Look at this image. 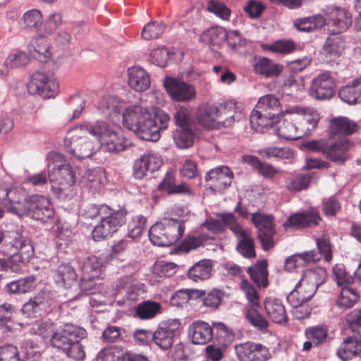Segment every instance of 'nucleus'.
I'll return each instance as SVG.
<instances>
[{"label": "nucleus", "instance_id": "nucleus-38", "mask_svg": "<svg viewBox=\"0 0 361 361\" xmlns=\"http://www.w3.org/2000/svg\"><path fill=\"white\" fill-rule=\"evenodd\" d=\"M212 271L211 260L203 259L197 262L188 271V276L194 281H200L208 279Z\"/></svg>", "mask_w": 361, "mask_h": 361}, {"label": "nucleus", "instance_id": "nucleus-22", "mask_svg": "<svg viewBox=\"0 0 361 361\" xmlns=\"http://www.w3.org/2000/svg\"><path fill=\"white\" fill-rule=\"evenodd\" d=\"M233 174L230 169L220 166L211 169L206 175L207 181H212L211 188L216 190H222L228 187L232 182Z\"/></svg>", "mask_w": 361, "mask_h": 361}, {"label": "nucleus", "instance_id": "nucleus-25", "mask_svg": "<svg viewBox=\"0 0 361 361\" xmlns=\"http://www.w3.org/2000/svg\"><path fill=\"white\" fill-rule=\"evenodd\" d=\"M188 335L192 343L204 345L212 339L213 328L205 322L196 321L189 326Z\"/></svg>", "mask_w": 361, "mask_h": 361}, {"label": "nucleus", "instance_id": "nucleus-23", "mask_svg": "<svg viewBox=\"0 0 361 361\" xmlns=\"http://www.w3.org/2000/svg\"><path fill=\"white\" fill-rule=\"evenodd\" d=\"M352 145L346 137H342L337 142H329L326 157L338 164H343L349 158L348 151Z\"/></svg>", "mask_w": 361, "mask_h": 361}, {"label": "nucleus", "instance_id": "nucleus-57", "mask_svg": "<svg viewBox=\"0 0 361 361\" xmlns=\"http://www.w3.org/2000/svg\"><path fill=\"white\" fill-rule=\"evenodd\" d=\"M164 24L157 22H149L144 26L142 37L144 39L150 40L158 38L164 31Z\"/></svg>", "mask_w": 361, "mask_h": 361}, {"label": "nucleus", "instance_id": "nucleus-36", "mask_svg": "<svg viewBox=\"0 0 361 361\" xmlns=\"http://www.w3.org/2000/svg\"><path fill=\"white\" fill-rule=\"evenodd\" d=\"M255 73L267 78L279 75L282 71V66L273 63L269 59L259 58L253 64Z\"/></svg>", "mask_w": 361, "mask_h": 361}, {"label": "nucleus", "instance_id": "nucleus-4", "mask_svg": "<svg viewBox=\"0 0 361 361\" xmlns=\"http://www.w3.org/2000/svg\"><path fill=\"white\" fill-rule=\"evenodd\" d=\"M48 160L47 169L51 189L54 193L60 194L75 183V172L60 153L49 154Z\"/></svg>", "mask_w": 361, "mask_h": 361}, {"label": "nucleus", "instance_id": "nucleus-55", "mask_svg": "<svg viewBox=\"0 0 361 361\" xmlns=\"http://www.w3.org/2000/svg\"><path fill=\"white\" fill-rule=\"evenodd\" d=\"M6 257L8 259L0 258V276H2L4 272H8V271L18 273L21 270V264H25L27 263L19 260V254H16L12 257Z\"/></svg>", "mask_w": 361, "mask_h": 361}, {"label": "nucleus", "instance_id": "nucleus-43", "mask_svg": "<svg viewBox=\"0 0 361 361\" xmlns=\"http://www.w3.org/2000/svg\"><path fill=\"white\" fill-rule=\"evenodd\" d=\"M359 298V294L354 288L348 285L343 286L336 304L340 308L346 310L352 307L358 301Z\"/></svg>", "mask_w": 361, "mask_h": 361}, {"label": "nucleus", "instance_id": "nucleus-56", "mask_svg": "<svg viewBox=\"0 0 361 361\" xmlns=\"http://www.w3.org/2000/svg\"><path fill=\"white\" fill-rule=\"evenodd\" d=\"M327 335L328 329L324 326H314L305 330L307 338L311 340L317 345L322 343L326 340Z\"/></svg>", "mask_w": 361, "mask_h": 361}, {"label": "nucleus", "instance_id": "nucleus-14", "mask_svg": "<svg viewBox=\"0 0 361 361\" xmlns=\"http://www.w3.org/2000/svg\"><path fill=\"white\" fill-rule=\"evenodd\" d=\"M28 92L44 97H54L59 90L56 80L43 72H35L31 76L27 85Z\"/></svg>", "mask_w": 361, "mask_h": 361}, {"label": "nucleus", "instance_id": "nucleus-32", "mask_svg": "<svg viewBox=\"0 0 361 361\" xmlns=\"http://www.w3.org/2000/svg\"><path fill=\"white\" fill-rule=\"evenodd\" d=\"M102 261L96 256L85 257L79 262V269L82 271V286L85 285L88 278H99L102 271Z\"/></svg>", "mask_w": 361, "mask_h": 361}, {"label": "nucleus", "instance_id": "nucleus-31", "mask_svg": "<svg viewBox=\"0 0 361 361\" xmlns=\"http://www.w3.org/2000/svg\"><path fill=\"white\" fill-rule=\"evenodd\" d=\"M49 43L44 35H39L31 39L28 50L30 55L37 61L46 63L51 58Z\"/></svg>", "mask_w": 361, "mask_h": 361}, {"label": "nucleus", "instance_id": "nucleus-40", "mask_svg": "<svg viewBox=\"0 0 361 361\" xmlns=\"http://www.w3.org/2000/svg\"><path fill=\"white\" fill-rule=\"evenodd\" d=\"M310 176L302 173H289L285 178V186L290 192L306 189L310 184Z\"/></svg>", "mask_w": 361, "mask_h": 361}, {"label": "nucleus", "instance_id": "nucleus-29", "mask_svg": "<svg viewBox=\"0 0 361 361\" xmlns=\"http://www.w3.org/2000/svg\"><path fill=\"white\" fill-rule=\"evenodd\" d=\"M267 314L274 323L283 324L288 321L285 307L281 300L274 297H267L264 300Z\"/></svg>", "mask_w": 361, "mask_h": 361}, {"label": "nucleus", "instance_id": "nucleus-46", "mask_svg": "<svg viewBox=\"0 0 361 361\" xmlns=\"http://www.w3.org/2000/svg\"><path fill=\"white\" fill-rule=\"evenodd\" d=\"M247 273L259 286L266 287L268 285L267 262H258L255 266L247 269Z\"/></svg>", "mask_w": 361, "mask_h": 361}, {"label": "nucleus", "instance_id": "nucleus-30", "mask_svg": "<svg viewBox=\"0 0 361 361\" xmlns=\"http://www.w3.org/2000/svg\"><path fill=\"white\" fill-rule=\"evenodd\" d=\"M106 180V172L104 169L97 167L87 171L80 184L82 187L94 192L102 189L105 185Z\"/></svg>", "mask_w": 361, "mask_h": 361}, {"label": "nucleus", "instance_id": "nucleus-5", "mask_svg": "<svg viewBox=\"0 0 361 361\" xmlns=\"http://www.w3.org/2000/svg\"><path fill=\"white\" fill-rule=\"evenodd\" d=\"M88 133L95 137L104 152L118 153L124 151L128 146V142L120 130H116L104 121H97L86 128Z\"/></svg>", "mask_w": 361, "mask_h": 361}, {"label": "nucleus", "instance_id": "nucleus-61", "mask_svg": "<svg viewBox=\"0 0 361 361\" xmlns=\"http://www.w3.org/2000/svg\"><path fill=\"white\" fill-rule=\"evenodd\" d=\"M280 104V101L273 94H266L258 99L256 110L262 111L274 110L279 107Z\"/></svg>", "mask_w": 361, "mask_h": 361}, {"label": "nucleus", "instance_id": "nucleus-42", "mask_svg": "<svg viewBox=\"0 0 361 361\" xmlns=\"http://www.w3.org/2000/svg\"><path fill=\"white\" fill-rule=\"evenodd\" d=\"M46 298L44 293L38 294L31 298L22 307L23 314L27 317H35L36 314L40 313L45 309Z\"/></svg>", "mask_w": 361, "mask_h": 361}, {"label": "nucleus", "instance_id": "nucleus-18", "mask_svg": "<svg viewBox=\"0 0 361 361\" xmlns=\"http://www.w3.org/2000/svg\"><path fill=\"white\" fill-rule=\"evenodd\" d=\"M322 11L327 17V25L332 27L334 32H344L352 24V16L344 8L331 5L326 6Z\"/></svg>", "mask_w": 361, "mask_h": 361}, {"label": "nucleus", "instance_id": "nucleus-34", "mask_svg": "<svg viewBox=\"0 0 361 361\" xmlns=\"http://www.w3.org/2000/svg\"><path fill=\"white\" fill-rule=\"evenodd\" d=\"M360 77L352 80L350 84L340 89L339 97L349 104H354L361 102V87H360Z\"/></svg>", "mask_w": 361, "mask_h": 361}, {"label": "nucleus", "instance_id": "nucleus-47", "mask_svg": "<svg viewBox=\"0 0 361 361\" xmlns=\"http://www.w3.org/2000/svg\"><path fill=\"white\" fill-rule=\"evenodd\" d=\"M360 350V345L357 339L350 337L343 342L337 354L342 360L346 361L353 358Z\"/></svg>", "mask_w": 361, "mask_h": 361}, {"label": "nucleus", "instance_id": "nucleus-41", "mask_svg": "<svg viewBox=\"0 0 361 361\" xmlns=\"http://www.w3.org/2000/svg\"><path fill=\"white\" fill-rule=\"evenodd\" d=\"M161 305L153 300H145L137 305L135 314L141 319H150L161 312Z\"/></svg>", "mask_w": 361, "mask_h": 361}, {"label": "nucleus", "instance_id": "nucleus-6", "mask_svg": "<svg viewBox=\"0 0 361 361\" xmlns=\"http://www.w3.org/2000/svg\"><path fill=\"white\" fill-rule=\"evenodd\" d=\"M0 252L4 256L20 255L19 260L28 262L34 255V248L30 240L17 230L3 231L0 230Z\"/></svg>", "mask_w": 361, "mask_h": 361}, {"label": "nucleus", "instance_id": "nucleus-62", "mask_svg": "<svg viewBox=\"0 0 361 361\" xmlns=\"http://www.w3.org/2000/svg\"><path fill=\"white\" fill-rule=\"evenodd\" d=\"M267 49L272 52L287 54L295 50V44L292 40H278L267 45Z\"/></svg>", "mask_w": 361, "mask_h": 361}, {"label": "nucleus", "instance_id": "nucleus-17", "mask_svg": "<svg viewBox=\"0 0 361 361\" xmlns=\"http://www.w3.org/2000/svg\"><path fill=\"white\" fill-rule=\"evenodd\" d=\"M163 163V159L158 152L147 151L134 161L133 176L137 179H141L148 173L159 171Z\"/></svg>", "mask_w": 361, "mask_h": 361}, {"label": "nucleus", "instance_id": "nucleus-21", "mask_svg": "<svg viewBox=\"0 0 361 361\" xmlns=\"http://www.w3.org/2000/svg\"><path fill=\"white\" fill-rule=\"evenodd\" d=\"M345 49V42L343 37L333 34L326 39L322 47V54L326 61H332L341 57Z\"/></svg>", "mask_w": 361, "mask_h": 361}, {"label": "nucleus", "instance_id": "nucleus-59", "mask_svg": "<svg viewBox=\"0 0 361 361\" xmlns=\"http://www.w3.org/2000/svg\"><path fill=\"white\" fill-rule=\"evenodd\" d=\"M145 218L141 215L133 217L128 224V236L133 239L140 237L145 228Z\"/></svg>", "mask_w": 361, "mask_h": 361}, {"label": "nucleus", "instance_id": "nucleus-53", "mask_svg": "<svg viewBox=\"0 0 361 361\" xmlns=\"http://www.w3.org/2000/svg\"><path fill=\"white\" fill-rule=\"evenodd\" d=\"M209 12L214 13L219 18L228 21L231 16V9L222 1L219 0H209L207 4Z\"/></svg>", "mask_w": 361, "mask_h": 361}, {"label": "nucleus", "instance_id": "nucleus-39", "mask_svg": "<svg viewBox=\"0 0 361 361\" xmlns=\"http://www.w3.org/2000/svg\"><path fill=\"white\" fill-rule=\"evenodd\" d=\"M243 161L254 167L257 172L265 178H271L278 171L273 166L262 162L258 157L252 155H244Z\"/></svg>", "mask_w": 361, "mask_h": 361}, {"label": "nucleus", "instance_id": "nucleus-10", "mask_svg": "<svg viewBox=\"0 0 361 361\" xmlns=\"http://www.w3.org/2000/svg\"><path fill=\"white\" fill-rule=\"evenodd\" d=\"M282 116H293L297 121L302 137L309 136L315 130L320 119L319 114L312 108H301L298 106L287 107L281 111Z\"/></svg>", "mask_w": 361, "mask_h": 361}, {"label": "nucleus", "instance_id": "nucleus-11", "mask_svg": "<svg viewBox=\"0 0 361 361\" xmlns=\"http://www.w3.org/2000/svg\"><path fill=\"white\" fill-rule=\"evenodd\" d=\"M181 322L178 319L162 321L154 331L153 343L161 350H168L180 333Z\"/></svg>", "mask_w": 361, "mask_h": 361}, {"label": "nucleus", "instance_id": "nucleus-48", "mask_svg": "<svg viewBox=\"0 0 361 361\" xmlns=\"http://www.w3.org/2000/svg\"><path fill=\"white\" fill-rule=\"evenodd\" d=\"M22 20L25 29L38 32L42 25L43 17L39 10L31 9L23 14Z\"/></svg>", "mask_w": 361, "mask_h": 361}, {"label": "nucleus", "instance_id": "nucleus-15", "mask_svg": "<svg viewBox=\"0 0 361 361\" xmlns=\"http://www.w3.org/2000/svg\"><path fill=\"white\" fill-rule=\"evenodd\" d=\"M25 208L27 209L25 215L44 223L48 222L55 215L53 205L49 200L42 195H35L29 197V202Z\"/></svg>", "mask_w": 361, "mask_h": 361}, {"label": "nucleus", "instance_id": "nucleus-1", "mask_svg": "<svg viewBox=\"0 0 361 361\" xmlns=\"http://www.w3.org/2000/svg\"><path fill=\"white\" fill-rule=\"evenodd\" d=\"M98 108L109 116L122 112L123 126L147 141L157 142L161 130H166L170 121L169 114L163 110L152 111L139 103H126L112 95L102 97Z\"/></svg>", "mask_w": 361, "mask_h": 361}, {"label": "nucleus", "instance_id": "nucleus-45", "mask_svg": "<svg viewBox=\"0 0 361 361\" xmlns=\"http://www.w3.org/2000/svg\"><path fill=\"white\" fill-rule=\"evenodd\" d=\"M173 138L178 148L186 149L193 145L195 134L190 127L177 128L173 133Z\"/></svg>", "mask_w": 361, "mask_h": 361}, {"label": "nucleus", "instance_id": "nucleus-52", "mask_svg": "<svg viewBox=\"0 0 361 361\" xmlns=\"http://www.w3.org/2000/svg\"><path fill=\"white\" fill-rule=\"evenodd\" d=\"M252 222L257 228L258 233L274 231L273 216L256 212L252 214Z\"/></svg>", "mask_w": 361, "mask_h": 361}, {"label": "nucleus", "instance_id": "nucleus-16", "mask_svg": "<svg viewBox=\"0 0 361 361\" xmlns=\"http://www.w3.org/2000/svg\"><path fill=\"white\" fill-rule=\"evenodd\" d=\"M336 89L335 78L329 72H324L312 80L309 93L315 99L326 100L334 95Z\"/></svg>", "mask_w": 361, "mask_h": 361}, {"label": "nucleus", "instance_id": "nucleus-51", "mask_svg": "<svg viewBox=\"0 0 361 361\" xmlns=\"http://www.w3.org/2000/svg\"><path fill=\"white\" fill-rule=\"evenodd\" d=\"M259 307H247L246 310V318L250 324L259 330L263 331L267 329L269 322L266 318L258 311Z\"/></svg>", "mask_w": 361, "mask_h": 361}, {"label": "nucleus", "instance_id": "nucleus-2", "mask_svg": "<svg viewBox=\"0 0 361 361\" xmlns=\"http://www.w3.org/2000/svg\"><path fill=\"white\" fill-rule=\"evenodd\" d=\"M127 211L124 209L114 210L106 204H89L82 212L87 219H99L92 231V238L99 241L111 236L126 221Z\"/></svg>", "mask_w": 361, "mask_h": 361}, {"label": "nucleus", "instance_id": "nucleus-26", "mask_svg": "<svg viewBox=\"0 0 361 361\" xmlns=\"http://www.w3.org/2000/svg\"><path fill=\"white\" fill-rule=\"evenodd\" d=\"M129 86L137 92H145L150 87L151 81L148 73L138 66H132L128 70Z\"/></svg>", "mask_w": 361, "mask_h": 361}, {"label": "nucleus", "instance_id": "nucleus-64", "mask_svg": "<svg viewBox=\"0 0 361 361\" xmlns=\"http://www.w3.org/2000/svg\"><path fill=\"white\" fill-rule=\"evenodd\" d=\"M0 361H24L18 348L12 345L0 347Z\"/></svg>", "mask_w": 361, "mask_h": 361}, {"label": "nucleus", "instance_id": "nucleus-13", "mask_svg": "<svg viewBox=\"0 0 361 361\" xmlns=\"http://www.w3.org/2000/svg\"><path fill=\"white\" fill-rule=\"evenodd\" d=\"M164 86L172 100L178 102H188L196 97L195 87L184 80L167 76L164 79Z\"/></svg>", "mask_w": 361, "mask_h": 361}, {"label": "nucleus", "instance_id": "nucleus-54", "mask_svg": "<svg viewBox=\"0 0 361 361\" xmlns=\"http://www.w3.org/2000/svg\"><path fill=\"white\" fill-rule=\"evenodd\" d=\"M256 349V343L253 342H245L235 346V355L240 361L255 360Z\"/></svg>", "mask_w": 361, "mask_h": 361}, {"label": "nucleus", "instance_id": "nucleus-28", "mask_svg": "<svg viewBox=\"0 0 361 361\" xmlns=\"http://www.w3.org/2000/svg\"><path fill=\"white\" fill-rule=\"evenodd\" d=\"M321 217L315 209H311L307 212L295 213L290 215L283 224L284 227L304 228L314 226L319 224Z\"/></svg>", "mask_w": 361, "mask_h": 361}, {"label": "nucleus", "instance_id": "nucleus-12", "mask_svg": "<svg viewBox=\"0 0 361 361\" xmlns=\"http://www.w3.org/2000/svg\"><path fill=\"white\" fill-rule=\"evenodd\" d=\"M87 335L84 328L73 324H66L52 334L50 344L52 347L63 352L75 339H83L87 337Z\"/></svg>", "mask_w": 361, "mask_h": 361}, {"label": "nucleus", "instance_id": "nucleus-49", "mask_svg": "<svg viewBox=\"0 0 361 361\" xmlns=\"http://www.w3.org/2000/svg\"><path fill=\"white\" fill-rule=\"evenodd\" d=\"M149 238L150 241L154 245L160 247H168L171 245L169 240L167 238L164 228L159 222L154 224L149 231Z\"/></svg>", "mask_w": 361, "mask_h": 361}, {"label": "nucleus", "instance_id": "nucleus-7", "mask_svg": "<svg viewBox=\"0 0 361 361\" xmlns=\"http://www.w3.org/2000/svg\"><path fill=\"white\" fill-rule=\"evenodd\" d=\"M91 126L82 125L68 130L64 144L67 152L73 157L82 159L90 157L98 149L99 145H94L85 134L88 133L86 128Z\"/></svg>", "mask_w": 361, "mask_h": 361}, {"label": "nucleus", "instance_id": "nucleus-20", "mask_svg": "<svg viewBox=\"0 0 361 361\" xmlns=\"http://www.w3.org/2000/svg\"><path fill=\"white\" fill-rule=\"evenodd\" d=\"M29 202V197H27L26 191L21 187H13L10 189L8 197L4 204L8 211L19 216H25L27 209L25 208Z\"/></svg>", "mask_w": 361, "mask_h": 361}, {"label": "nucleus", "instance_id": "nucleus-3", "mask_svg": "<svg viewBox=\"0 0 361 361\" xmlns=\"http://www.w3.org/2000/svg\"><path fill=\"white\" fill-rule=\"evenodd\" d=\"M327 276L322 267L306 270L294 289L287 295V301L291 306H297L309 301L314 295L318 287L323 284Z\"/></svg>", "mask_w": 361, "mask_h": 361}, {"label": "nucleus", "instance_id": "nucleus-60", "mask_svg": "<svg viewBox=\"0 0 361 361\" xmlns=\"http://www.w3.org/2000/svg\"><path fill=\"white\" fill-rule=\"evenodd\" d=\"M30 61L27 54L22 51L11 54L5 60V65L8 68H18L27 65Z\"/></svg>", "mask_w": 361, "mask_h": 361}, {"label": "nucleus", "instance_id": "nucleus-63", "mask_svg": "<svg viewBox=\"0 0 361 361\" xmlns=\"http://www.w3.org/2000/svg\"><path fill=\"white\" fill-rule=\"evenodd\" d=\"M240 287L249 302L247 307H260L259 297L255 288L247 281H242Z\"/></svg>", "mask_w": 361, "mask_h": 361}, {"label": "nucleus", "instance_id": "nucleus-33", "mask_svg": "<svg viewBox=\"0 0 361 361\" xmlns=\"http://www.w3.org/2000/svg\"><path fill=\"white\" fill-rule=\"evenodd\" d=\"M281 112L278 114H263L260 110H253L250 114V125L252 128L259 133H263L264 129L271 127L280 118Z\"/></svg>", "mask_w": 361, "mask_h": 361}, {"label": "nucleus", "instance_id": "nucleus-50", "mask_svg": "<svg viewBox=\"0 0 361 361\" xmlns=\"http://www.w3.org/2000/svg\"><path fill=\"white\" fill-rule=\"evenodd\" d=\"M259 154L265 158L290 159L294 156L293 151L288 147H267L259 151Z\"/></svg>", "mask_w": 361, "mask_h": 361}, {"label": "nucleus", "instance_id": "nucleus-19", "mask_svg": "<svg viewBox=\"0 0 361 361\" xmlns=\"http://www.w3.org/2000/svg\"><path fill=\"white\" fill-rule=\"evenodd\" d=\"M232 37H236L239 41V32L237 30L227 32L219 26L212 27L203 32L200 36V40L205 44L220 45L226 41L229 46L235 47L237 41L232 42Z\"/></svg>", "mask_w": 361, "mask_h": 361}, {"label": "nucleus", "instance_id": "nucleus-44", "mask_svg": "<svg viewBox=\"0 0 361 361\" xmlns=\"http://www.w3.org/2000/svg\"><path fill=\"white\" fill-rule=\"evenodd\" d=\"M36 287L35 277L29 276L7 284L6 289L12 293H25L34 290Z\"/></svg>", "mask_w": 361, "mask_h": 361}, {"label": "nucleus", "instance_id": "nucleus-9", "mask_svg": "<svg viewBox=\"0 0 361 361\" xmlns=\"http://www.w3.org/2000/svg\"><path fill=\"white\" fill-rule=\"evenodd\" d=\"M222 221L227 225L235 234L238 240L236 249L245 257H255L254 240L250 232L245 230L237 221L235 216L231 213H222L219 214Z\"/></svg>", "mask_w": 361, "mask_h": 361}, {"label": "nucleus", "instance_id": "nucleus-37", "mask_svg": "<svg viewBox=\"0 0 361 361\" xmlns=\"http://www.w3.org/2000/svg\"><path fill=\"white\" fill-rule=\"evenodd\" d=\"M77 274L73 268L68 264H61L55 276L56 282L64 288H71L76 285Z\"/></svg>", "mask_w": 361, "mask_h": 361}, {"label": "nucleus", "instance_id": "nucleus-27", "mask_svg": "<svg viewBox=\"0 0 361 361\" xmlns=\"http://www.w3.org/2000/svg\"><path fill=\"white\" fill-rule=\"evenodd\" d=\"M284 118L280 121L279 126L275 130L276 135L285 140H297L302 137L299 125L294 121L293 116H282Z\"/></svg>", "mask_w": 361, "mask_h": 361}, {"label": "nucleus", "instance_id": "nucleus-58", "mask_svg": "<svg viewBox=\"0 0 361 361\" xmlns=\"http://www.w3.org/2000/svg\"><path fill=\"white\" fill-rule=\"evenodd\" d=\"M177 266L173 262H157L152 268V274L158 277H170L176 272Z\"/></svg>", "mask_w": 361, "mask_h": 361}, {"label": "nucleus", "instance_id": "nucleus-8", "mask_svg": "<svg viewBox=\"0 0 361 361\" xmlns=\"http://www.w3.org/2000/svg\"><path fill=\"white\" fill-rule=\"evenodd\" d=\"M221 116V109L216 104L206 102L198 106L196 113V120L200 126L205 128L217 129L221 126H231L235 121L243 119L244 114L241 110H239L234 115L231 116L224 121H219Z\"/></svg>", "mask_w": 361, "mask_h": 361}, {"label": "nucleus", "instance_id": "nucleus-24", "mask_svg": "<svg viewBox=\"0 0 361 361\" xmlns=\"http://www.w3.org/2000/svg\"><path fill=\"white\" fill-rule=\"evenodd\" d=\"M176 214L179 218L164 217L160 221H158L159 224L163 226L171 245L178 242L183 236L185 231V220L180 218V214L179 212H177Z\"/></svg>", "mask_w": 361, "mask_h": 361}, {"label": "nucleus", "instance_id": "nucleus-35", "mask_svg": "<svg viewBox=\"0 0 361 361\" xmlns=\"http://www.w3.org/2000/svg\"><path fill=\"white\" fill-rule=\"evenodd\" d=\"M355 123L346 117L334 118L330 124V133L331 136L336 135H348L356 131Z\"/></svg>", "mask_w": 361, "mask_h": 361}]
</instances>
